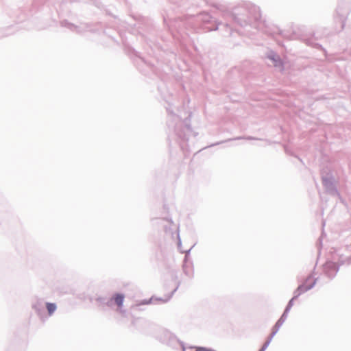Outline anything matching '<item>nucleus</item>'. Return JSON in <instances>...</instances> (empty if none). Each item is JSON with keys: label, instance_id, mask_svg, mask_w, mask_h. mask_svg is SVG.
Segmentation results:
<instances>
[{"label": "nucleus", "instance_id": "nucleus-4", "mask_svg": "<svg viewBox=\"0 0 351 351\" xmlns=\"http://www.w3.org/2000/svg\"><path fill=\"white\" fill-rule=\"evenodd\" d=\"M260 351H263V350H261Z\"/></svg>", "mask_w": 351, "mask_h": 351}, {"label": "nucleus", "instance_id": "nucleus-6", "mask_svg": "<svg viewBox=\"0 0 351 351\" xmlns=\"http://www.w3.org/2000/svg\"><path fill=\"white\" fill-rule=\"evenodd\" d=\"M260 351H263V350H261Z\"/></svg>", "mask_w": 351, "mask_h": 351}, {"label": "nucleus", "instance_id": "nucleus-3", "mask_svg": "<svg viewBox=\"0 0 351 351\" xmlns=\"http://www.w3.org/2000/svg\"><path fill=\"white\" fill-rule=\"evenodd\" d=\"M46 307L49 315H51L56 310V305L54 303L47 302L46 304Z\"/></svg>", "mask_w": 351, "mask_h": 351}, {"label": "nucleus", "instance_id": "nucleus-2", "mask_svg": "<svg viewBox=\"0 0 351 351\" xmlns=\"http://www.w3.org/2000/svg\"><path fill=\"white\" fill-rule=\"evenodd\" d=\"M307 280L310 281V285L306 286L305 285H302L299 286L298 288V291L299 292V294L310 289L313 286L314 280L313 278L310 276L307 278Z\"/></svg>", "mask_w": 351, "mask_h": 351}, {"label": "nucleus", "instance_id": "nucleus-7", "mask_svg": "<svg viewBox=\"0 0 351 351\" xmlns=\"http://www.w3.org/2000/svg\"><path fill=\"white\" fill-rule=\"evenodd\" d=\"M260 351H263V350H261Z\"/></svg>", "mask_w": 351, "mask_h": 351}, {"label": "nucleus", "instance_id": "nucleus-1", "mask_svg": "<svg viewBox=\"0 0 351 351\" xmlns=\"http://www.w3.org/2000/svg\"><path fill=\"white\" fill-rule=\"evenodd\" d=\"M125 295L122 293H115L110 299V301H113L120 310L123 307Z\"/></svg>", "mask_w": 351, "mask_h": 351}, {"label": "nucleus", "instance_id": "nucleus-5", "mask_svg": "<svg viewBox=\"0 0 351 351\" xmlns=\"http://www.w3.org/2000/svg\"><path fill=\"white\" fill-rule=\"evenodd\" d=\"M260 351H263V350H261Z\"/></svg>", "mask_w": 351, "mask_h": 351}]
</instances>
